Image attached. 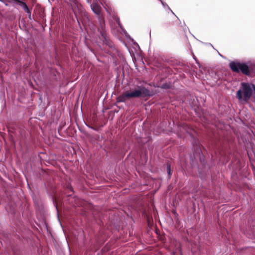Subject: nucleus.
<instances>
[{"mask_svg":"<svg viewBox=\"0 0 255 255\" xmlns=\"http://www.w3.org/2000/svg\"><path fill=\"white\" fill-rule=\"evenodd\" d=\"M153 94L149 89L143 86H137L134 89L127 91L119 97L118 99L120 102H125L126 100L137 98H149L152 96Z\"/></svg>","mask_w":255,"mask_h":255,"instance_id":"f257e3e1","label":"nucleus"},{"mask_svg":"<svg viewBox=\"0 0 255 255\" xmlns=\"http://www.w3.org/2000/svg\"><path fill=\"white\" fill-rule=\"evenodd\" d=\"M253 93L255 95V85L242 82L240 89L237 92L236 97L239 101L247 102L251 99Z\"/></svg>","mask_w":255,"mask_h":255,"instance_id":"f03ea898","label":"nucleus"},{"mask_svg":"<svg viewBox=\"0 0 255 255\" xmlns=\"http://www.w3.org/2000/svg\"><path fill=\"white\" fill-rule=\"evenodd\" d=\"M230 68L234 72L240 73L246 76H249L251 74V70L249 66L245 63L238 62H231L229 64Z\"/></svg>","mask_w":255,"mask_h":255,"instance_id":"7ed1b4c3","label":"nucleus"},{"mask_svg":"<svg viewBox=\"0 0 255 255\" xmlns=\"http://www.w3.org/2000/svg\"><path fill=\"white\" fill-rule=\"evenodd\" d=\"M69 1L76 17H77V13L83 11L81 4L79 2L78 0H69Z\"/></svg>","mask_w":255,"mask_h":255,"instance_id":"20e7f679","label":"nucleus"},{"mask_svg":"<svg viewBox=\"0 0 255 255\" xmlns=\"http://www.w3.org/2000/svg\"><path fill=\"white\" fill-rule=\"evenodd\" d=\"M91 7L94 13L98 16L99 19H100L102 16L101 6L97 3L93 2L91 5Z\"/></svg>","mask_w":255,"mask_h":255,"instance_id":"39448f33","label":"nucleus"},{"mask_svg":"<svg viewBox=\"0 0 255 255\" xmlns=\"http://www.w3.org/2000/svg\"><path fill=\"white\" fill-rule=\"evenodd\" d=\"M11 1L14 4L21 6L26 13L30 14V11L25 2L20 0H11Z\"/></svg>","mask_w":255,"mask_h":255,"instance_id":"423d86ee","label":"nucleus"},{"mask_svg":"<svg viewBox=\"0 0 255 255\" xmlns=\"http://www.w3.org/2000/svg\"><path fill=\"white\" fill-rule=\"evenodd\" d=\"M114 20L116 21L117 24L118 25V30L120 31V33L123 34L125 32V31L122 25H121V24L120 23V21L119 18L118 17L116 16L113 15V21Z\"/></svg>","mask_w":255,"mask_h":255,"instance_id":"0eeeda50","label":"nucleus"},{"mask_svg":"<svg viewBox=\"0 0 255 255\" xmlns=\"http://www.w3.org/2000/svg\"><path fill=\"white\" fill-rule=\"evenodd\" d=\"M167 172H168V174L170 175L171 170H170V165L169 164H167Z\"/></svg>","mask_w":255,"mask_h":255,"instance_id":"6e6552de","label":"nucleus"},{"mask_svg":"<svg viewBox=\"0 0 255 255\" xmlns=\"http://www.w3.org/2000/svg\"><path fill=\"white\" fill-rule=\"evenodd\" d=\"M162 88H164V89H166V88H169V86L167 84H163L162 86Z\"/></svg>","mask_w":255,"mask_h":255,"instance_id":"1a4fd4ad","label":"nucleus"},{"mask_svg":"<svg viewBox=\"0 0 255 255\" xmlns=\"http://www.w3.org/2000/svg\"><path fill=\"white\" fill-rule=\"evenodd\" d=\"M56 209L58 211V209H57V208L56 206Z\"/></svg>","mask_w":255,"mask_h":255,"instance_id":"9d476101","label":"nucleus"},{"mask_svg":"<svg viewBox=\"0 0 255 255\" xmlns=\"http://www.w3.org/2000/svg\"><path fill=\"white\" fill-rule=\"evenodd\" d=\"M112 52H113V53L114 52V49L113 48Z\"/></svg>","mask_w":255,"mask_h":255,"instance_id":"9b49d317","label":"nucleus"}]
</instances>
